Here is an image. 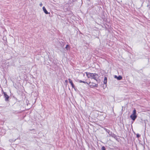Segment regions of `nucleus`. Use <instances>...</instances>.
<instances>
[{"instance_id":"f257e3e1","label":"nucleus","mask_w":150,"mask_h":150,"mask_svg":"<svg viewBox=\"0 0 150 150\" xmlns=\"http://www.w3.org/2000/svg\"><path fill=\"white\" fill-rule=\"evenodd\" d=\"M87 77L91 79H93L97 81V79L99 77L98 75L96 73H92L86 72L85 73Z\"/></svg>"},{"instance_id":"f03ea898","label":"nucleus","mask_w":150,"mask_h":150,"mask_svg":"<svg viewBox=\"0 0 150 150\" xmlns=\"http://www.w3.org/2000/svg\"><path fill=\"white\" fill-rule=\"evenodd\" d=\"M137 117L136 111L135 109H134L133 111L132 114L130 116V117L133 121H134Z\"/></svg>"},{"instance_id":"7ed1b4c3","label":"nucleus","mask_w":150,"mask_h":150,"mask_svg":"<svg viewBox=\"0 0 150 150\" xmlns=\"http://www.w3.org/2000/svg\"><path fill=\"white\" fill-rule=\"evenodd\" d=\"M89 85V86L91 88H93L95 87H97L98 85L93 82H90L89 83L87 84Z\"/></svg>"},{"instance_id":"20e7f679","label":"nucleus","mask_w":150,"mask_h":150,"mask_svg":"<svg viewBox=\"0 0 150 150\" xmlns=\"http://www.w3.org/2000/svg\"><path fill=\"white\" fill-rule=\"evenodd\" d=\"M4 97L5 98V100L6 101L8 100L9 98V96L6 94L5 92L4 93Z\"/></svg>"},{"instance_id":"39448f33","label":"nucleus","mask_w":150,"mask_h":150,"mask_svg":"<svg viewBox=\"0 0 150 150\" xmlns=\"http://www.w3.org/2000/svg\"><path fill=\"white\" fill-rule=\"evenodd\" d=\"M68 80L69 81V83L71 84L72 88L75 89V86H74V84L73 83L72 80L70 79H69Z\"/></svg>"},{"instance_id":"423d86ee","label":"nucleus","mask_w":150,"mask_h":150,"mask_svg":"<svg viewBox=\"0 0 150 150\" xmlns=\"http://www.w3.org/2000/svg\"><path fill=\"white\" fill-rule=\"evenodd\" d=\"M43 10L45 13L46 14H48L49 13H48L46 9L44 6H43L42 8Z\"/></svg>"},{"instance_id":"0eeeda50","label":"nucleus","mask_w":150,"mask_h":150,"mask_svg":"<svg viewBox=\"0 0 150 150\" xmlns=\"http://www.w3.org/2000/svg\"><path fill=\"white\" fill-rule=\"evenodd\" d=\"M107 77H104V80L103 81L104 83L106 84L107 83Z\"/></svg>"},{"instance_id":"6e6552de","label":"nucleus","mask_w":150,"mask_h":150,"mask_svg":"<svg viewBox=\"0 0 150 150\" xmlns=\"http://www.w3.org/2000/svg\"><path fill=\"white\" fill-rule=\"evenodd\" d=\"M105 129V130L108 133V134H109V135L110 134V132H110V130H109V129Z\"/></svg>"},{"instance_id":"1a4fd4ad","label":"nucleus","mask_w":150,"mask_h":150,"mask_svg":"<svg viewBox=\"0 0 150 150\" xmlns=\"http://www.w3.org/2000/svg\"><path fill=\"white\" fill-rule=\"evenodd\" d=\"M122 79V76H118V77H117V79L119 80H121Z\"/></svg>"},{"instance_id":"9d476101","label":"nucleus","mask_w":150,"mask_h":150,"mask_svg":"<svg viewBox=\"0 0 150 150\" xmlns=\"http://www.w3.org/2000/svg\"><path fill=\"white\" fill-rule=\"evenodd\" d=\"M79 83H87V84H88V83L84 81H81V80H79Z\"/></svg>"},{"instance_id":"9b49d317","label":"nucleus","mask_w":150,"mask_h":150,"mask_svg":"<svg viewBox=\"0 0 150 150\" xmlns=\"http://www.w3.org/2000/svg\"><path fill=\"white\" fill-rule=\"evenodd\" d=\"M109 136H112V137H114V136H115V134L113 133H112V132H111L110 134V135H109Z\"/></svg>"},{"instance_id":"f8f14e48","label":"nucleus","mask_w":150,"mask_h":150,"mask_svg":"<svg viewBox=\"0 0 150 150\" xmlns=\"http://www.w3.org/2000/svg\"><path fill=\"white\" fill-rule=\"evenodd\" d=\"M102 150H105V149L104 146H103L101 148Z\"/></svg>"},{"instance_id":"ddd939ff","label":"nucleus","mask_w":150,"mask_h":150,"mask_svg":"<svg viewBox=\"0 0 150 150\" xmlns=\"http://www.w3.org/2000/svg\"><path fill=\"white\" fill-rule=\"evenodd\" d=\"M136 136H137V137L139 138L140 136V135L139 134H137Z\"/></svg>"},{"instance_id":"4468645a","label":"nucleus","mask_w":150,"mask_h":150,"mask_svg":"<svg viewBox=\"0 0 150 150\" xmlns=\"http://www.w3.org/2000/svg\"><path fill=\"white\" fill-rule=\"evenodd\" d=\"M69 47V45H67L66 47V48L67 50V47Z\"/></svg>"},{"instance_id":"2eb2a0df","label":"nucleus","mask_w":150,"mask_h":150,"mask_svg":"<svg viewBox=\"0 0 150 150\" xmlns=\"http://www.w3.org/2000/svg\"><path fill=\"white\" fill-rule=\"evenodd\" d=\"M42 3H40V6H41V7L42 6Z\"/></svg>"},{"instance_id":"dca6fc26","label":"nucleus","mask_w":150,"mask_h":150,"mask_svg":"<svg viewBox=\"0 0 150 150\" xmlns=\"http://www.w3.org/2000/svg\"><path fill=\"white\" fill-rule=\"evenodd\" d=\"M117 77H118V76H116V75L115 76H114L115 78H116L117 79Z\"/></svg>"},{"instance_id":"f3484780","label":"nucleus","mask_w":150,"mask_h":150,"mask_svg":"<svg viewBox=\"0 0 150 150\" xmlns=\"http://www.w3.org/2000/svg\"><path fill=\"white\" fill-rule=\"evenodd\" d=\"M66 81V82H67V80H66V81Z\"/></svg>"}]
</instances>
